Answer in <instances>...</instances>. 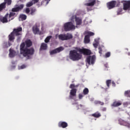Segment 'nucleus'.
<instances>
[{"mask_svg":"<svg viewBox=\"0 0 130 130\" xmlns=\"http://www.w3.org/2000/svg\"><path fill=\"white\" fill-rule=\"evenodd\" d=\"M22 35V27H19L15 29L14 31L11 33L9 36L8 43L4 42L2 46L3 48H8L12 45V42H14V39H15V36H21Z\"/></svg>","mask_w":130,"mask_h":130,"instance_id":"obj_1","label":"nucleus"},{"mask_svg":"<svg viewBox=\"0 0 130 130\" xmlns=\"http://www.w3.org/2000/svg\"><path fill=\"white\" fill-rule=\"evenodd\" d=\"M34 54V49L25 48V43H22L20 45V56L21 58H23L21 55L23 57H25L26 59H30L31 58V55Z\"/></svg>","mask_w":130,"mask_h":130,"instance_id":"obj_2","label":"nucleus"},{"mask_svg":"<svg viewBox=\"0 0 130 130\" xmlns=\"http://www.w3.org/2000/svg\"><path fill=\"white\" fill-rule=\"evenodd\" d=\"M81 57L82 55L79 53L78 50H73L70 51L69 58L72 59V60L76 61V60L81 59Z\"/></svg>","mask_w":130,"mask_h":130,"instance_id":"obj_3","label":"nucleus"},{"mask_svg":"<svg viewBox=\"0 0 130 130\" xmlns=\"http://www.w3.org/2000/svg\"><path fill=\"white\" fill-rule=\"evenodd\" d=\"M64 29L65 31H71V30H75L76 26L75 25V21L71 20L70 22L65 23L63 25Z\"/></svg>","mask_w":130,"mask_h":130,"instance_id":"obj_4","label":"nucleus"},{"mask_svg":"<svg viewBox=\"0 0 130 130\" xmlns=\"http://www.w3.org/2000/svg\"><path fill=\"white\" fill-rule=\"evenodd\" d=\"M23 8H24V5H20V6L12 9V12H11L9 15L8 14L9 21H11V20H13L14 19V16L16 15V13H15V12H19V11L23 9Z\"/></svg>","mask_w":130,"mask_h":130,"instance_id":"obj_5","label":"nucleus"},{"mask_svg":"<svg viewBox=\"0 0 130 130\" xmlns=\"http://www.w3.org/2000/svg\"><path fill=\"white\" fill-rule=\"evenodd\" d=\"M96 60V56L95 55H89L87 56L86 59V67L90 66V64H94Z\"/></svg>","mask_w":130,"mask_h":130,"instance_id":"obj_6","label":"nucleus"},{"mask_svg":"<svg viewBox=\"0 0 130 130\" xmlns=\"http://www.w3.org/2000/svg\"><path fill=\"white\" fill-rule=\"evenodd\" d=\"M77 86L74 84L70 85V88L71 89L70 93L71 98L74 96H76V94H77V89L76 88H77Z\"/></svg>","mask_w":130,"mask_h":130,"instance_id":"obj_7","label":"nucleus"},{"mask_svg":"<svg viewBox=\"0 0 130 130\" xmlns=\"http://www.w3.org/2000/svg\"><path fill=\"white\" fill-rule=\"evenodd\" d=\"M74 19H75V22L76 24V26H75V27L76 28H78V26L82 25V19L77 17L76 16H73L71 18V21H73Z\"/></svg>","mask_w":130,"mask_h":130,"instance_id":"obj_8","label":"nucleus"},{"mask_svg":"<svg viewBox=\"0 0 130 130\" xmlns=\"http://www.w3.org/2000/svg\"><path fill=\"white\" fill-rule=\"evenodd\" d=\"M121 3L123 4V10H124V11L129 10L130 1H121Z\"/></svg>","mask_w":130,"mask_h":130,"instance_id":"obj_9","label":"nucleus"},{"mask_svg":"<svg viewBox=\"0 0 130 130\" xmlns=\"http://www.w3.org/2000/svg\"><path fill=\"white\" fill-rule=\"evenodd\" d=\"M117 2L116 1H111L107 4V7L109 10H111V9H113V8H115V6Z\"/></svg>","mask_w":130,"mask_h":130,"instance_id":"obj_10","label":"nucleus"},{"mask_svg":"<svg viewBox=\"0 0 130 130\" xmlns=\"http://www.w3.org/2000/svg\"><path fill=\"white\" fill-rule=\"evenodd\" d=\"M78 51L80 52V53H83L84 55H90L91 53V51L87 49H79Z\"/></svg>","mask_w":130,"mask_h":130,"instance_id":"obj_11","label":"nucleus"},{"mask_svg":"<svg viewBox=\"0 0 130 130\" xmlns=\"http://www.w3.org/2000/svg\"><path fill=\"white\" fill-rule=\"evenodd\" d=\"M120 124L121 125H124V126H126V127H129L130 126V118H128L125 121L122 120L121 122H120Z\"/></svg>","mask_w":130,"mask_h":130,"instance_id":"obj_12","label":"nucleus"},{"mask_svg":"<svg viewBox=\"0 0 130 130\" xmlns=\"http://www.w3.org/2000/svg\"><path fill=\"white\" fill-rule=\"evenodd\" d=\"M63 50V48L62 47H60L59 48H56L54 50H53L50 52V55H53V54H55L56 53H58V52H60V51H62Z\"/></svg>","mask_w":130,"mask_h":130,"instance_id":"obj_13","label":"nucleus"},{"mask_svg":"<svg viewBox=\"0 0 130 130\" xmlns=\"http://www.w3.org/2000/svg\"><path fill=\"white\" fill-rule=\"evenodd\" d=\"M6 4H7L8 5H11L12 4V0H5V2L0 5V11L6 8Z\"/></svg>","mask_w":130,"mask_h":130,"instance_id":"obj_14","label":"nucleus"},{"mask_svg":"<svg viewBox=\"0 0 130 130\" xmlns=\"http://www.w3.org/2000/svg\"><path fill=\"white\" fill-rule=\"evenodd\" d=\"M0 21L2 23H8V21H10V18H9V14H7L5 16L1 17Z\"/></svg>","mask_w":130,"mask_h":130,"instance_id":"obj_15","label":"nucleus"},{"mask_svg":"<svg viewBox=\"0 0 130 130\" xmlns=\"http://www.w3.org/2000/svg\"><path fill=\"white\" fill-rule=\"evenodd\" d=\"M96 4V0H89L88 3H85V6L87 7H93Z\"/></svg>","mask_w":130,"mask_h":130,"instance_id":"obj_16","label":"nucleus"},{"mask_svg":"<svg viewBox=\"0 0 130 130\" xmlns=\"http://www.w3.org/2000/svg\"><path fill=\"white\" fill-rule=\"evenodd\" d=\"M16 55H17V52H16V51H15V50H14L13 49H10L9 54V57H11V58L15 57Z\"/></svg>","mask_w":130,"mask_h":130,"instance_id":"obj_17","label":"nucleus"},{"mask_svg":"<svg viewBox=\"0 0 130 130\" xmlns=\"http://www.w3.org/2000/svg\"><path fill=\"white\" fill-rule=\"evenodd\" d=\"M57 37L58 38V39H59V40H62V41L66 40V35L65 34H60L59 35H55L56 39H57Z\"/></svg>","mask_w":130,"mask_h":130,"instance_id":"obj_18","label":"nucleus"},{"mask_svg":"<svg viewBox=\"0 0 130 130\" xmlns=\"http://www.w3.org/2000/svg\"><path fill=\"white\" fill-rule=\"evenodd\" d=\"M38 2H39V0H32L31 2H28L26 4V6L27 7H32V6L34 5V4H36L37 3H38Z\"/></svg>","mask_w":130,"mask_h":130,"instance_id":"obj_19","label":"nucleus"},{"mask_svg":"<svg viewBox=\"0 0 130 130\" xmlns=\"http://www.w3.org/2000/svg\"><path fill=\"white\" fill-rule=\"evenodd\" d=\"M58 126H59V127L64 128L68 126V123L66 122H59L58 123Z\"/></svg>","mask_w":130,"mask_h":130,"instance_id":"obj_20","label":"nucleus"},{"mask_svg":"<svg viewBox=\"0 0 130 130\" xmlns=\"http://www.w3.org/2000/svg\"><path fill=\"white\" fill-rule=\"evenodd\" d=\"M47 49V44L43 43L41 45L40 50H46Z\"/></svg>","mask_w":130,"mask_h":130,"instance_id":"obj_21","label":"nucleus"},{"mask_svg":"<svg viewBox=\"0 0 130 130\" xmlns=\"http://www.w3.org/2000/svg\"><path fill=\"white\" fill-rule=\"evenodd\" d=\"M73 38V35L70 33L65 34V40H70Z\"/></svg>","mask_w":130,"mask_h":130,"instance_id":"obj_22","label":"nucleus"},{"mask_svg":"<svg viewBox=\"0 0 130 130\" xmlns=\"http://www.w3.org/2000/svg\"><path fill=\"white\" fill-rule=\"evenodd\" d=\"M32 30L34 34H38L39 33V28L36 25L34 26Z\"/></svg>","mask_w":130,"mask_h":130,"instance_id":"obj_23","label":"nucleus"},{"mask_svg":"<svg viewBox=\"0 0 130 130\" xmlns=\"http://www.w3.org/2000/svg\"><path fill=\"white\" fill-rule=\"evenodd\" d=\"M99 38L94 39V42L93 43V45L95 48H97V46H98L99 44Z\"/></svg>","mask_w":130,"mask_h":130,"instance_id":"obj_24","label":"nucleus"},{"mask_svg":"<svg viewBox=\"0 0 130 130\" xmlns=\"http://www.w3.org/2000/svg\"><path fill=\"white\" fill-rule=\"evenodd\" d=\"M122 104V103L121 102H114L113 104L112 105V106H114V107H117V106H120Z\"/></svg>","mask_w":130,"mask_h":130,"instance_id":"obj_25","label":"nucleus"},{"mask_svg":"<svg viewBox=\"0 0 130 130\" xmlns=\"http://www.w3.org/2000/svg\"><path fill=\"white\" fill-rule=\"evenodd\" d=\"M25 45L27 47H30L32 45V42L31 40L27 39L25 41Z\"/></svg>","mask_w":130,"mask_h":130,"instance_id":"obj_26","label":"nucleus"},{"mask_svg":"<svg viewBox=\"0 0 130 130\" xmlns=\"http://www.w3.org/2000/svg\"><path fill=\"white\" fill-rule=\"evenodd\" d=\"M27 19V16L25 14H21L19 16V20L20 21H24Z\"/></svg>","mask_w":130,"mask_h":130,"instance_id":"obj_27","label":"nucleus"},{"mask_svg":"<svg viewBox=\"0 0 130 130\" xmlns=\"http://www.w3.org/2000/svg\"><path fill=\"white\" fill-rule=\"evenodd\" d=\"M90 42V37L89 35H86L84 38V43H89Z\"/></svg>","mask_w":130,"mask_h":130,"instance_id":"obj_28","label":"nucleus"},{"mask_svg":"<svg viewBox=\"0 0 130 130\" xmlns=\"http://www.w3.org/2000/svg\"><path fill=\"white\" fill-rule=\"evenodd\" d=\"M52 38V37L51 36H48L45 39V43H48L49 42L50 39Z\"/></svg>","mask_w":130,"mask_h":130,"instance_id":"obj_29","label":"nucleus"},{"mask_svg":"<svg viewBox=\"0 0 130 130\" xmlns=\"http://www.w3.org/2000/svg\"><path fill=\"white\" fill-rule=\"evenodd\" d=\"M27 68V65L22 64L18 66V70H24V69H26Z\"/></svg>","mask_w":130,"mask_h":130,"instance_id":"obj_30","label":"nucleus"},{"mask_svg":"<svg viewBox=\"0 0 130 130\" xmlns=\"http://www.w3.org/2000/svg\"><path fill=\"white\" fill-rule=\"evenodd\" d=\"M124 95L126 97H130V90L125 91L124 92Z\"/></svg>","mask_w":130,"mask_h":130,"instance_id":"obj_31","label":"nucleus"},{"mask_svg":"<svg viewBox=\"0 0 130 130\" xmlns=\"http://www.w3.org/2000/svg\"><path fill=\"white\" fill-rule=\"evenodd\" d=\"M92 116H94V117H100V116H101V114L98 112H96L94 114H93Z\"/></svg>","mask_w":130,"mask_h":130,"instance_id":"obj_32","label":"nucleus"},{"mask_svg":"<svg viewBox=\"0 0 130 130\" xmlns=\"http://www.w3.org/2000/svg\"><path fill=\"white\" fill-rule=\"evenodd\" d=\"M49 2H50V0H44V1L42 2V4L44 6H47Z\"/></svg>","mask_w":130,"mask_h":130,"instance_id":"obj_33","label":"nucleus"},{"mask_svg":"<svg viewBox=\"0 0 130 130\" xmlns=\"http://www.w3.org/2000/svg\"><path fill=\"white\" fill-rule=\"evenodd\" d=\"M89 93V89L88 88H85L83 90V94L84 95H87Z\"/></svg>","mask_w":130,"mask_h":130,"instance_id":"obj_34","label":"nucleus"},{"mask_svg":"<svg viewBox=\"0 0 130 130\" xmlns=\"http://www.w3.org/2000/svg\"><path fill=\"white\" fill-rule=\"evenodd\" d=\"M122 9L121 8L119 9L117 12V15H121V14H122Z\"/></svg>","mask_w":130,"mask_h":130,"instance_id":"obj_35","label":"nucleus"},{"mask_svg":"<svg viewBox=\"0 0 130 130\" xmlns=\"http://www.w3.org/2000/svg\"><path fill=\"white\" fill-rule=\"evenodd\" d=\"M86 33L88 34L87 35H88V36H94V35H95V34H94V32H90V31H87Z\"/></svg>","mask_w":130,"mask_h":130,"instance_id":"obj_36","label":"nucleus"},{"mask_svg":"<svg viewBox=\"0 0 130 130\" xmlns=\"http://www.w3.org/2000/svg\"><path fill=\"white\" fill-rule=\"evenodd\" d=\"M77 109H84V106L82 105H79L77 106Z\"/></svg>","mask_w":130,"mask_h":130,"instance_id":"obj_37","label":"nucleus"},{"mask_svg":"<svg viewBox=\"0 0 130 130\" xmlns=\"http://www.w3.org/2000/svg\"><path fill=\"white\" fill-rule=\"evenodd\" d=\"M110 84H111V81L110 80H107L106 84H107V87H108V88H109Z\"/></svg>","mask_w":130,"mask_h":130,"instance_id":"obj_38","label":"nucleus"},{"mask_svg":"<svg viewBox=\"0 0 130 130\" xmlns=\"http://www.w3.org/2000/svg\"><path fill=\"white\" fill-rule=\"evenodd\" d=\"M110 52H108L107 53H106L105 54V57L107 58V57H109L110 56Z\"/></svg>","mask_w":130,"mask_h":130,"instance_id":"obj_39","label":"nucleus"},{"mask_svg":"<svg viewBox=\"0 0 130 130\" xmlns=\"http://www.w3.org/2000/svg\"><path fill=\"white\" fill-rule=\"evenodd\" d=\"M95 104H101V105H103V103L100 102L99 101H95Z\"/></svg>","mask_w":130,"mask_h":130,"instance_id":"obj_40","label":"nucleus"},{"mask_svg":"<svg viewBox=\"0 0 130 130\" xmlns=\"http://www.w3.org/2000/svg\"><path fill=\"white\" fill-rule=\"evenodd\" d=\"M79 99H83V97H84V95L82 94V93H80L78 95Z\"/></svg>","mask_w":130,"mask_h":130,"instance_id":"obj_41","label":"nucleus"},{"mask_svg":"<svg viewBox=\"0 0 130 130\" xmlns=\"http://www.w3.org/2000/svg\"><path fill=\"white\" fill-rule=\"evenodd\" d=\"M35 12H36L35 9L31 10L30 14L32 15H34V14H35Z\"/></svg>","mask_w":130,"mask_h":130,"instance_id":"obj_42","label":"nucleus"},{"mask_svg":"<svg viewBox=\"0 0 130 130\" xmlns=\"http://www.w3.org/2000/svg\"><path fill=\"white\" fill-rule=\"evenodd\" d=\"M25 13L26 14H29V13H30V9L29 8H26L25 9Z\"/></svg>","mask_w":130,"mask_h":130,"instance_id":"obj_43","label":"nucleus"},{"mask_svg":"<svg viewBox=\"0 0 130 130\" xmlns=\"http://www.w3.org/2000/svg\"><path fill=\"white\" fill-rule=\"evenodd\" d=\"M91 23H92V20H90L89 21H87V22H86V21H84V24H85V25H87V24H89Z\"/></svg>","mask_w":130,"mask_h":130,"instance_id":"obj_44","label":"nucleus"},{"mask_svg":"<svg viewBox=\"0 0 130 130\" xmlns=\"http://www.w3.org/2000/svg\"><path fill=\"white\" fill-rule=\"evenodd\" d=\"M99 53H100V54H101L102 53V49H101V48L99 47Z\"/></svg>","mask_w":130,"mask_h":130,"instance_id":"obj_45","label":"nucleus"},{"mask_svg":"<svg viewBox=\"0 0 130 130\" xmlns=\"http://www.w3.org/2000/svg\"><path fill=\"white\" fill-rule=\"evenodd\" d=\"M112 85L113 87H115V83L114 81L112 82Z\"/></svg>","mask_w":130,"mask_h":130,"instance_id":"obj_46","label":"nucleus"},{"mask_svg":"<svg viewBox=\"0 0 130 130\" xmlns=\"http://www.w3.org/2000/svg\"><path fill=\"white\" fill-rule=\"evenodd\" d=\"M103 111H106V108H103Z\"/></svg>","mask_w":130,"mask_h":130,"instance_id":"obj_47","label":"nucleus"},{"mask_svg":"<svg viewBox=\"0 0 130 130\" xmlns=\"http://www.w3.org/2000/svg\"><path fill=\"white\" fill-rule=\"evenodd\" d=\"M16 68V66H13L12 67H11V69H15Z\"/></svg>","mask_w":130,"mask_h":130,"instance_id":"obj_48","label":"nucleus"},{"mask_svg":"<svg viewBox=\"0 0 130 130\" xmlns=\"http://www.w3.org/2000/svg\"><path fill=\"white\" fill-rule=\"evenodd\" d=\"M87 10L88 11H92V9H90L89 8H87Z\"/></svg>","mask_w":130,"mask_h":130,"instance_id":"obj_49","label":"nucleus"},{"mask_svg":"<svg viewBox=\"0 0 130 130\" xmlns=\"http://www.w3.org/2000/svg\"><path fill=\"white\" fill-rule=\"evenodd\" d=\"M19 39H20V38H18L17 39V41H19Z\"/></svg>","mask_w":130,"mask_h":130,"instance_id":"obj_50","label":"nucleus"},{"mask_svg":"<svg viewBox=\"0 0 130 130\" xmlns=\"http://www.w3.org/2000/svg\"><path fill=\"white\" fill-rule=\"evenodd\" d=\"M19 1H22V0H19Z\"/></svg>","mask_w":130,"mask_h":130,"instance_id":"obj_51","label":"nucleus"}]
</instances>
